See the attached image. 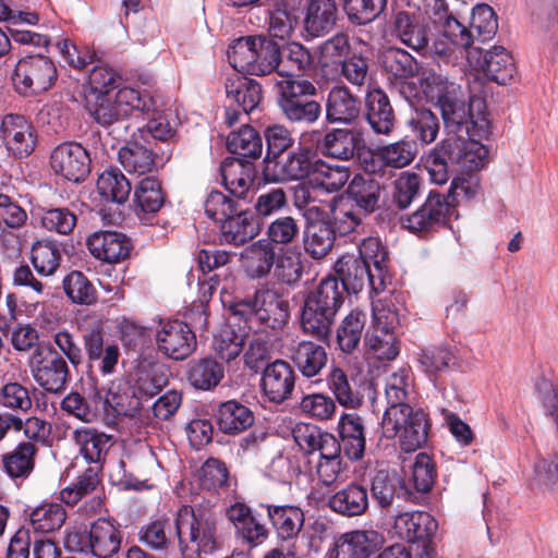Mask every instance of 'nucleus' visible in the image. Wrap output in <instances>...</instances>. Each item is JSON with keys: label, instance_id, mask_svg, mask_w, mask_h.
I'll return each instance as SVG.
<instances>
[{"label": "nucleus", "instance_id": "f257e3e1", "mask_svg": "<svg viewBox=\"0 0 558 558\" xmlns=\"http://www.w3.org/2000/svg\"><path fill=\"white\" fill-rule=\"evenodd\" d=\"M424 92L436 101L449 134L478 138H486L489 135L490 123L484 111L483 99L466 100L459 84L437 73H428L424 77Z\"/></svg>", "mask_w": 558, "mask_h": 558}, {"label": "nucleus", "instance_id": "f03ea898", "mask_svg": "<svg viewBox=\"0 0 558 558\" xmlns=\"http://www.w3.org/2000/svg\"><path fill=\"white\" fill-rule=\"evenodd\" d=\"M343 302V287L337 277L324 278L305 298L301 314L303 331L318 340L327 339Z\"/></svg>", "mask_w": 558, "mask_h": 558}, {"label": "nucleus", "instance_id": "7ed1b4c3", "mask_svg": "<svg viewBox=\"0 0 558 558\" xmlns=\"http://www.w3.org/2000/svg\"><path fill=\"white\" fill-rule=\"evenodd\" d=\"M216 514L208 506H182L174 520L175 536L184 554L190 545L199 553H211L217 547Z\"/></svg>", "mask_w": 558, "mask_h": 558}, {"label": "nucleus", "instance_id": "20e7f679", "mask_svg": "<svg viewBox=\"0 0 558 558\" xmlns=\"http://www.w3.org/2000/svg\"><path fill=\"white\" fill-rule=\"evenodd\" d=\"M278 106L282 116L292 124L312 125L322 116V105L311 97L317 93L308 80L283 78L276 83Z\"/></svg>", "mask_w": 558, "mask_h": 558}, {"label": "nucleus", "instance_id": "39448f33", "mask_svg": "<svg viewBox=\"0 0 558 558\" xmlns=\"http://www.w3.org/2000/svg\"><path fill=\"white\" fill-rule=\"evenodd\" d=\"M429 427L427 413L412 405L385 411L381 420L383 436L387 439L398 437L405 452H413L426 444Z\"/></svg>", "mask_w": 558, "mask_h": 558}, {"label": "nucleus", "instance_id": "423d86ee", "mask_svg": "<svg viewBox=\"0 0 558 558\" xmlns=\"http://www.w3.org/2000/svg\"><path fill=\"white\" fill-rule=\"evenodd\" d=\"M58 76L52 60L40 53L21 58L14 70L13 83L16 90L25 96L48 90Z\"/></svg>", "mask_w": 558, "mask_h": 558}, {"label": "nucleus", "instance_id": "0eeeda50", "mask_svg": "<svg viewBox=\"0 0 558 558\" xmlns=\"http://www.w3.org/2000/svg\"><path fill=\"white\" fill-rule=\"evenodd\" d=\"M233 313L241 316L254 314L258 320L276 329L289 318V302L275 289H259L252 298L233 305Z\"/></svg>", "mask_w": 558, "mask_h": 558}, {"label": "nucleus", "instance_id": "6e6552de", "mask_svg": "<svg viewBox=\"0 0 558 558\" xmlns=\"http://www.w3.org/2000/svg\"><path fill=\"white\" fill-rule=\"evenodd\" d=\"M69 550L92 553L97 558H110L120 548L119 531L106 520L98 519L89 530V533L73 532L65 538Z\"/></svg>", "mask_w": 558, "mask_h": 558}, {"label": "nucleus", "instance_id": "1a4fd4ad", "mask_svg": "<svg viewBox=\"0 0 558 558\" xmlns=\"http://www.w3.org/2000/svg\"><path fill=\"white\" fill-rule=\"evenodd\" d=\"M29 365L35 381L46 391L58 393L65 389L70 369L65 359L53 347H37Z\"/></svg>", "mask_w": 558, "mask_h": 558}, {"label": "nucleus", "instance_id": "9d476101", "mask_svg": "<svg viewBox=\"0 0 558 558\" xmlns=\"http://www.w3.org/2000/svg\"><path fill=\"white\" fill-rule=\"evenodd\" d=\"M313 153L310 148L298 147L294 151L266 155L263 174L268 182L301 180L310 175Z\"/></svg>", "mask_w": 558, "mask_h": 558}, {"label": "nucleus", "instance_id": "9b49d317", "mask_svg": "<svg viewBox=\"0 0 558 558\" xmlns=\"http://www.w3.org/2000/svg\"><path fill=\"white\" fill-rule=\"evenodd\" d=\"M316 141L317 150L325 157L350 160L354 158L363 140L361 133L354 129L333 128L324 135L318 130L304 132L301 141Z\"/></svg>", "mask_w": 558, "mask_h": 558}, {"label": "nucleus", "instance_id": "f8f14e48", "mask_svg": "<svg viewBox=\"0 0 558 558\" xmlns=\"http://www.w3.org/2000/svg\"><path fill=\"white\" fill-rule=\"evenodd\" d=\"M454 211L452 199L432 190L424 204L402 221L403 227L414 233L433 232L447 225Z\"/></svg>", "mask_w": 558, "mask_h": 558}, {"label": "nucleus", "instance_id": "ddd939ff", "mask_svg": "<svg viewBox=\"0 0 558 558\" xmlns=\"http://www.w3.org/2000/svg\"><path fill=\"white\" fill-rule=\"evenodd\" d=\"M196 337L191 327L179 319L160 320L156 331L158 351L169 359L182 361L196 349Z\"/></svg>", "mask_w": 558, "mask_h": 558}, {"label": "nucleus", "instance_id": "4468645a", "mask_svg": "<svg viewBox=\"0 0 558 558\" xmlns=\"http://www.w3.org/2000/svg\"><path fill=\"white\" fill-rule=\"evenodd\" d=\"M336 277L343 287V292L357 293L366 283L379 291L385 287V279L374 276L372 267L355 254H344L335 264Z\"/></svg>", "mask_w": 558, "mask_h": 558}, {"label": "nucleus", "instance_id": "2eb2a0df", "mask_svg": "<svg viewBox=\"0 0 558 558\" xmlns=\"http://www.w3.org/2000/svg\"><path fill=\"white\" fill-rule=\"evenodd\" d=\"M50 166L56 174L77 183L84 181L90 172V158L81 144L66 142L51 151Z\"/></svg>", "mask_w": 558, "mask_h": 558}, {"label": "nucleus", "instance_id": "dca6fc26", "mask_svg": "<svg viewBox=\"0 0 558 558\" xmlns=\"http://www.w3.org/2000/svg\"><path fill=\"white\" fill-rule=\"evenodd\" d=\"M0 140L11 155L24 158L34 151L37 134L33 124L24 116L8 113L1 119Z\"/></svg>", "mask_w": 558, "mask_h": 558}, {"label": "nucleus", "instance_id": "f3484780", "mask_svg": "<svg viewBox=\"0 0 558 558\" xmlns=\"http://www.w3.org/2000/svg\"><path fill=\"white\" fill-rule=\"evenodd\" d=\"M292 436L307 456H317V460L342 457L340 441L332 434L322 432L315 425L299 424L293 428Z\"/></svg>", "mask_w": 558, "mask_h": 558}, {"label": "nucleus", "instance_id": "a211bd4d", "mask_svg": "<svg viewBox=\"0 0 558 558\" xmlns=\"http://www.w3.org/2000/svg\"><path fill=\"white\" fill-rule=\"evenodd\" d=\"M391 35L401 44L422 52L430 40V31L426 22L417 14L408 11H397L390 20Z\"/></svg>", "mask_w": 558, "mask_h": 558}, {"label": "nucleus", "instance_id": "6ab92c4d", "mask_svg": "<svg viewBox=\"0 0 558 558\" xmlns=\"http://www.w3.org/2000/svg\"><path fill=\"white\" fill-rule=\"evenodd\" d=\"M369 490L375 504L386 513L400 508L409 494L403 481L391 476L385 469H375L369 473Z\"/></svg>", "mask_w": 558, "mask_h": 558}, {"label": "nucleus", "instance_id": "aec40b11", "mask_svg": "<svg viewBox=\"0 0 558 558\" xmlns=\"http://www.w3.org/2000/svg\"><path fill=\"white\" fill-rule=\"evenodd\" d=\"M459 154L457 136L447 137L433 148L426 158V168L434 183L445 184L452 174H460Z\"/></svg>", "mask_w": 558, "mask_h": 558}, {"label": "nucleus", "instance_id": "412c9836", "mask_svg": "<svg viewBox=\"0 0 558 558\" xmlns=\"http://www.w3.org/2000/svg\"><path fill=\"white\" fill-rule=\"evenodd\" d=\"M294 386L295 373L288 362L276 360L264 368L262 389L270 402L280 404L290 399Z\"/></svg>", "mask_w": 558, "mask_h": 558}, {"label": "nucleus", "instance_id": "4be33fe9", "mask_svg": "<svg viewBox=\"0 0 558 558\" xmlns=\"http://www.w3.org/2000/svg\"><path fill=\"white\" fill-rule=\"evenodd\" d=\"M364 116L376 135H390L397 123L395 110L387 94L380 88L366 93Z\"/></svg>", "mask_w": 558, "mask_h": 558}, {"label": "nucleus", "instance_id": "5701e85b", "mask_svg": "<svg viewBox=\"0 0 558 558\" xmlns=\"http://www.w3.org/2000/svg\"><path fill=\"white\" fill-rule=\"evenodd\" d=\"M227 518L233 524L235 535L242 543L256 547L264 543L268 529L244 502H235L227 509Z\"/></svg>", "mask_w": 558, "mask_h": 558}, {"label": "nucleus", "instance_id": "b1692460", "mask_svg": "<svg viewBox=\"0 0 558 558\" xmlns=\"http://www.w3.org/2000/svg\"><path fill=\"white\" fill-rule=\"evenodd\" d=\"M338 8L336 0H307L304 17L306 39L323 37L336 26Z\"/></svg>", "mask_w": 558, "mask_h": 558}, {"label": "nucleus", "instance_id": "393cba45", "mask_svg": "<svg viewBox=\"0 0 558 558\" xmlns=\"http://www.w3.org/2000/svg\"><path fill=\"white\" fill-rule=\"evenodd\" d=\"M92 255L107 263H119L130 255L132 245L125 234L116 231L95 232L87 239Z\"/></svg>", "mask_w": 558, "mask_h": 558}, {"label": "nucleus", "instance_id": "a878e982", "mask_svg": "<svg viewBox=\"0 0 558 558\" xmlns=\"http://www.w3.org/2000/svg\"><path fill=\"white\" fill-rule=\"evenodd\" d=\"M278 246L265 239L257 240L246 246L241 254L242 266L250 279L266 278L276 264Z\"/></svg>", "mask_w": 558, "mask_h": 558}, {"label": "nucleus", "instance_id": "bb28decb", "mask_svg": "<svg viewBox=\"0 0 558 558\" xmlns=\"http://www.w3.org/2000/svg\"><path fill=\"white\" fill-rule=\"evenodd\" d=\"M361 113V101L347 86L332 87L326 101V120L329 123L352 124Z\"/></svg>", "mask_w": 558, "mask_h": 558}, {"label": "nucleus", "instance_id": "cd10ccee", "mask_svg": "<svg viewBox=\"0 0 558 558\" xmlns=\"http://www.w3.org/2000/svg\"><path fill=\"white\" fill-rule=\"evenodd\" d=\"M72 439L83 458L100 468L113 445L112 435L88 426L75 428Z\"/></svg>", "mask_w": 558, "mask_h": 558}, {"label": "nucleus", "instance_id": "c85d7f7f", "mask_svg": "<svg viewBox=\"0 0 558 558\" xmlns=\"http://www.w3.org/2000/svg\"><path fill=\"white\" fill-rule=\"evenodd\" d=\"M393 529L405 542H425L435 534L437 522L425 511L402 512L396 515Z\"/></svg>", "mask_w": 558, "mask_h": 558}, {"label": "nucleus", "instance_id": "c756f323", "mask_svg": "<svg viewBox=\"0 0 558 558\" xmlns=\"http://www.w3.org/2000/svg\"><path fill=\"white\" fill-rule=\"evenodd\" d=\"M259 231V222L254 214L241 208L220 223V242L240 246L257 236Z\"/></svg>", "mask_w": 558, "mask_h": 558}, {"label": "nucleus", "instance_id": "7c9ffc66", "mask_svg": "<svg viewBox=\"0 0 558 558\" xmlns=\"http://www.w3.org/2000/svg\"><path fill=\"white\" fill-rule=\"evenodd\" d=\"M379 545L375 531H352L341 535L330 550V558H368Z\"/></svg>", "mask_w": 558, "mask_h": 558}, {"label": "nucleus", "instance_id": "2f4dec72", "mask_svg": "<svg viewBox=\"0 0 558 558\" xmlns=\"http://www.w3.org/2000/svg\"><path fill=\"white\" fill-rule=\"evenodd\" d=\"M226 95L228 101L241 109L244 114L254 111L263 97L262 86L257 81L239 74L227 78Z\"/></svg>", "mask_w": 558, "mask_h": 558}, {"label": "nucleus", "instance_id": "473e14b6", "mask_svg": "<svg viewBox=\"0 0 558 558\" xmlns=\"http://www.w3.org/2000/svg\"><path fill=\"white\" fill-rule=\"evenodd\" d=\"M340 444L344 454L352 461L363 458L366 446L363 418L356 413H344L338 423Z\"/></svg>", "mask_w": 558, "mask_h": 558}, {"label": "nucleus", "instance_id": "72a5a7b5", "mask_svg": "<svg viewBox=\"0 0 558 558\" xmlns=\"http://www.w3.org/2000/svg\"><path fill=\"white\" fill-rule=\"evenodd\" d=\"M329 507L345 517L364 514L369 506L368 490L359 483H350L329 498Z\"/></svg>", "mask_w": 558, "mask_h": 558}, {"label": "nucleus", "instance_id": "f704fd0d", "mask_svg": "<svg viewBox=\"0 0 558 558\" xmlns=\"http://www.w3.org/2000/svg\"><path fill=\"white\" fill-rule=\"evenodd\" d=\"M39 451L38 446L32 441H21L11 451L1 456L3 471L12 480H25L35 469V461Z\"/></svg>", "mask_w": 558, "mask_h": 558}, {"label": "nucleus", "instance_id": "c9c22d12", "mask_svg": "<svg viewBox=\"0 0 558 558\" xmlns=\"http://www.w3.org/2000/svg\"><path fill=\"white\" fill-rule=\"evenodd\" d=\"M220 170L226 189L238 198L244 197L255 178L254 165L248 160L230 158L222 162Z\"/></svg>", "mask_w": 558, "mask_h": 558}, {"label": "nucleus", "instance_id": "e433bc0d", "mask_svg": "<svg viewBox=\"0 0 558 558\" xmlns=\"http://www.w3.org/2000/svg\"><path fill=\"white\" fill-rule=\"evenodd\" d=\"M291 360L304 377L312 378L326 367L328 354L323 345L303 340L291 349Z\"/></svg>", "mask_w": 558, "mask_h": 558}, {"label": "nucleus", "instance_id": "4c0bfd02", "mask_svg": "<svg viewBox=\"0 0 558 558\" xmlns=\"http://www.w3.org/2000/svg\"><path fill=\"white\" fill-rule=\"evenodd\" d=\"M267 515L278 537L288 541L296 537L304 524L303 511L292 505H266Z\"/></svg>", "mask_w": 558, "mask_h": 558}, {"label": "nucleus", "instance_id": "58836bf2", "mask_svg": "<svg viewBox=\"0 0 558 558\" xmlns=\"http://www.w3.org/2000/svg\"><path fill=\"white\" fill-rule=\"evenodd\" d=\"M216 422L222 433L236 435L253 425L254 414L246 405L235 400H229L219 404L216 411Z\"/></svg>", "mask_w": 558, "mask_h": 558}, {"label": "nucleus", "instance_id": "ea45409f", "mask_svg": "<svg viewBox=\"0 0 558 558\" xmlns=\"http://www.w3.org/2000/svg\"><path fill=\"white\" fill-rule=\"evenodd\" d=\"M225 376L223 366L213 357L192 360L186 371L189 384L197 390H211Z\"/></svg>", "mask_w": 558, "mask_h": 558}, {"label": "nucleus", "instance_id": "a19ab883", "mask_svg": "<svg viewBox=\"0 0 558 558\" xmlns=\"http://www.w3.org/2000/svg\"><path fill=\"white\" fill-rule=\"evenodd\" d=\"M482 70L493 82L499 85L508 84L515 73L512 56L501 46H494L484 54Z\"/></svg>", "mask_w": 558, "mask_h": 558}, {"label": "nucleus", "instance_id": "79ce46f5", "mask_svg": "<svg viewBox=\"0 0 558 558\" xmlns=\"http://www.w3.org/2000/svg\"><path fill=\"white\" fill-rule=\"evenodd\" d=\"M166 195L160 181L155 177L142 178L134 187L135 210L140 214H156L165 205Z\"/></svg>", "mask_w": 558, "mask_h": 558}, {"label": "nucleus", "instance_id": "37998d69", "mask_svg": "<svg viewBox=\"0 0 558 558\" xmlns=\"http://www.w3.org/2000/svg\"><path fill=\"white\" fill-rule=\"evenodd\" d=\"M417 155V145L414 140L402 138L393 143L379 146L374 157L383 166L392 169H402L410 166Z\"/></svg>", "mask_w": 558, "mask_h": 558}, {"label": "nucleus", "instance_id": "c03bdc74", "mask_svg": "<svg viewBox=\"0 0 558 558\" xmlns=\"http://www.w3.org/2000/svg\"><path fill=\"white\" fill-rule=\"evenodd\" d=\"M365 324L366 314L359 310H352L343 317L337 328L336 337L341 352L350 354L359 348Z\"/></svg>", "mask_w": 558, "mask_h": 558}, {"label": "nucleus", "instance_id": "a18cd8bd", "mask_svg": "<svg viewBox=\"0 0 558 558\" xmlns=\"http://www.w3.org/2000/svg\"><path fill=\"white\" fill-rule=\"evenodd\" d=\"M385 399L387 403L385 411L411 405L413 387L408 369L401 368L387 377L385 384Z\"/></svg>", "mask_w": 558, "mask_h": 558}, {"label": "nucleus", "instance_id": "49530a36", "mask_svg": "<svg viewBox=\"0 0 558 558\" xmlns=\"http://www.w3.org/2000/svg\"><path fill=\"white\" fill-rule=\"evenodd\" d=\"M86 109L93 119L102 126H109L126 118V111L109 94L86 95Z\"/></svg>", "mask_w": 558, "mask_h": 558}, {"label": "nucleus", "instance_id": "de8ad7c7", "mask_svg": "<svg viewBox=\"0 0 558 558\" xmlns=\"http://www.w3.org/2000/svg\"><path fill=\"white\" fill-rule=\"evenodd\" d=\"M107 402L102 400L99 389L94 387L88 393V400L78 392H70L63 398L61 409L85 423H90L96 418L99 405Z\"/></svg>", "mask_w": 558, "mask_h": 558}, {"label": "nucleus", "instance_id": "09e8293b", "mask_svg": "<svg viewBox=\"0 0 558 558\" xmlns=\"http://www.w3.org/2000/svg\"><path fill=\"white\" fill-rule=\"evenodd\" d=\"M482 138L477 136H457V146L459 145V169L460 174H469L483 168L486 163L488 150L481 143Z\"/></svg>", "mask_w": 558, "mask_h": 558}, {"label": "nucleus", "instance_id": "8fccbe9b", "mask_svg": "<svg viewBox=\"0 0 558 558\" xmlns=\"http://www.w3.org/2000/svg\"><path fill=\"white\" fill-rule=\"evenodd\" d=\"M230 153L246 159H257L263 151V141L259 133L248 124L231 132L227 137Z\"/></svg>", "mask_w": 558, "mask_h": 558}, {"label": "nucleus", "instance_id": "3c124183", "mask_svg": "<svg viewBox=\"0 0 558 558\" xmlns=\"http://www.w3.org/2000/svg\"><path fill=\"white\" fill-rule=\"evenodd\" d=\"M137 535L140 542L154 550H167L177 537L174 523L168 518H158L144 524Z\"/></svg>", "mask_w": 558, "mask_h": 558}, {"label": "nucleus", "instance_id": "603ef678", "mask_svg": "<svg viewBox=\"0 0 558 558\" xmlns=\"http://www.w3.org/2000/svg\"><path fill=\"white\" fill-rule=\"evenodd\" d=\"M404 312L401 294H391L374 304L373 325L377 330L393 332Z\"/></svg>", "mask_w": 558, "mask_h": 558}, {"label": "nucleus", "instance_id": "864d4df0", "mask_svg": "<svg viewBox=\"0 0 558 558\" xmlns=\"http://www.w3.org/2000/svg\"><path fill=\"white\" fill-rule=\"evenodd\" d=\"M347 193L361 210L373 213L378 207L380 184L372 178L357 174L350 182Z\"/></svg>", "mask_w": 558, "mask_h": 558}, {"label": "nucleus", "instance_id": "5fc2aeb1", "mask_svg": "<svg viewBox=\"0 0 558 558\" xmlns=\"http://www.w3.org/2000/svg\"><path fill=\"white\" fill-rule=\"evenodd\" d=\"M119 160L128 172L145 174L151 172L156 166V154L138 142H129L119 149Z\"/></svg>", "mask_w": 558, "mask_h": 558}, {"label": "nucleus", "instance_id": "6e6d98bb", "mask_svg": "<svg viewBox=\"0 0 558 558\" xmlns=\"http://www.w3.org/2000/svg\"><path fill=\"white\" fill-rule=\"evenodd\" d=\"M405 124L413 137L423 144L433 143L440 128L436 113L425 107L414 108Z\"/></svg>", "mask_w": 558, "mask_h": 558}, {"label": "nucleus", "instance_id": "4d7b16f0", "mask_svg": "<svg viewBox=\"0 0 558 558\" xmlns=\"http://www.w3.org/2000/svg\"><path fill=\"white\" fill-rule=\"evenodd\" d=\"M310 174L313 183L323 190L333 193L344 186L350 178V171L343 166H330L322 159L312 160Z\"/></svg>", "mask_w": 558, "mask_h": 558}, {"label": "nucleus", "instance_id": "13d9d810", "mask_svg": "<svg viewBox=\"0 0 558 558\" xmlns=\"http://www.w3.org/2000/svg\"><path fill=\"white\" fill-rule=\"evenodd\" d=\"M61 260V250L54 241L40 240L32 245L31 262L39 275L52 276L60 267Z\"/></svg>", "mask_w": 558, "mask_h": 558}, {"label": "nucleus", "instance_id": "bf43d9fd", "mask_svg": "<svg viewBox=\"0 0 558 558\" xmlns=\"http://www.w3.org/2000/svg\"><path fill=\"white\" fill-rule=\"evenodd\" d=\"M278 73L284 78H293L307 71L312 65L310 51L299 43H290L280 49Z\"/></svg>", "mask_w": 558, "mask_h": 558}, {"label": "nucleus", "instance_id": "052dcab7", "mask_svg": "<svg viewBox=\"0 0 558 558\" xmlns=\"http://www.w3.org/2000/svg\"><path fill=\"white\" fill-rule=\"evenodd\" d=\"M417 361L429 377H437L456 364L454 352L446 345H434L421 350Z\"/></svg>", "mask_w": 558, "mask_h": 558}, {"label": "nucleus", "instance_id": "680f3d73", "mask_svg": "<svg viewBox=\"0 0 558 558\" xmlns=\"http://www.w3.org/2000/svg\"><path fill=\"white\" fill-rule=\"evenodd\" d=\"M335 242V230L324 222L307 227L304 250L313 259H322L331 251Z\"/></svg>", "mask_w": 558, "mask_h": 558}, {"label": "nucleus", "instance_id": "e2e57ef3", "mask_svg": "<svg viewBox=\"0 0 558 558\" xmlns=\"http://www.w3.org/2000/svg\"><path fill=\"white\" fill-rule=\"evenodd\" d=\"M131 183L125 175L114 169L105 170L97 180L99 194L110 202L123 204L131 193Z\"/></svg>", "mask_w": 558, "mask_h": 558}, {"label": "nucleus", "instance_id": "0e129e2a", "mask_svg": "<svg viewBox=\"0 0 558 558\" xmlns=\"http://www.w3.org/2000/svg\"><path fill=\"white\" fill-rule=\"evenodd\" d=\"M65 519V509L56 502L40 505L29 513L31 526L39 533H51L59 530Z\"/></svg>", "mask_w": 558, "mask_h": 558}, {"label": "nucleus", "instance_id": "69168bd1", "mask_svg": "<svg viewBox=\"0 0 558 558\" xmlns=\"http://www.w3.org/2000/svg\"><path fill=\"white\" fill-rule=\"evenodd\" d=\"M277 255L272 267L274 277L281 283L296 284L303 274L300 254L288 247H279Z\"/></svg>", "mask_w": 558, "mask_h": 558}, {"label": "nucleus", "instance_id": "338daca9", "mask_svg": "<svg viewBox=\"0 0 558 558\" xmlns=\"http://www.w3.org/2000/svg\"><path fill=\"white\" fill-rule=\"evenodd\" d=\"M385 72L397 80L405 81L417 71L415 59L401 48H389L381 57Z\"/></svg>", "mask_w": 558, "mask_h": 558}, {"label": "nucleus", "instance_id": "774afa93", "mask_svg": "<svg viewBox=\"0 0 558 558\" xmlns=\"http://www.w3.org/2000/svg\"><path fill=\"white\" fill-rule=\"evenodd\" d=\"M280 48L279 46L263 36H258L256 45V58L251 68V75H268L280 68Z\"/></svg>", "mask_w": 558, "mask_h": 558}]
</instances>
